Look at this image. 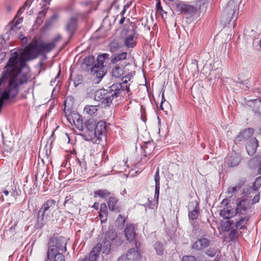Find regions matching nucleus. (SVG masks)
Instances as JSON below:
<instances>
[{"instance_id":"nucleus-1","label":"nucleus","mask_w":261,"mask_h":261,"mask_svg":"<svg viewBox=\"0 0 261 261\" xmlns=\"http://www.w3.org/2000/svg\"><path fill=\"white\" fill-rule=\"evenodd\" d=\"M84 132L85 139L97 143V141H101L106 137L107 125L103 120L96 122L89 120L85 123Z\"/></svg>"},{"instance_id":"nucleus-2","label":"nucleus","mask_w":261,"mask_h":261,"mask_svg":"<svg viewBox=\"0 0 261 261\" xmlns=\"http://www.w3.org/2000/svg\"><path fill=\"white\" fill-rule=\"evenodd\" d=\"M119 85L113 84L109 87V90L100 89L96 91L94 94V99L99 101L101 104L109 106L112 103L113 99L119 95Z\"/></svg>"},{"instance_id":"nucleus-3","label":"nucleus","mask_w":261,"mask_h":261,"mask_svg":"<svg viewBox=\"0 0 261 261\" xmlns=\"http://www.w3.org/2000/svg\"><path fill=\"white\" fill-rule=\"evenodd\" d=\"M108 57L109 55L107 54L99 55L97 58V62L91 69V78L95 84L99 83L105 75L103 63Z\"/></svg>"},{"instance_id":"nucleus-4","label":"nucleus","mask_w":261,"mask_h":261,"mask_svg":"<svg viewBox=\"0 0 261 261\" xmlns=\"http://www.w3.org/2000/svg\"><path fill=\"white\" fill-rule=\"evenodd\" d=\"M56 203V201L54 199L47 200L43 203L38 213L37 221L35 225L37 229H41L44 226L46 212L54 208Z\"/></svg>"},{"instance_id":"nucleus-5","label":"nucleus","mask_w":261,"mask_h":261,"mask_svg":"<svg viewBox=\"0 0 261 261\" xmlns=\"http://www.w3.org/2000/svg\"><path fill=\"white\" fill-rule=\"evenodd\" d=\"M239 10L238 2L234 0H229L226 7L223 10V17L227 22H229L233 18H237Z\"/></svg>"},{"instance_id":"nucleus-6","label":"nucleus","mask_w":261,"mask_h":261,"mask_svg":"<svg viewBox=\"0 0 261 261\" xmlns=\"http://www.w3.org/2000/svg\"><path fill=\"white\" fill-rule=\"evenodd\" d=\"M66 246H50L47 251L48 259H53V261H65L64 255L62 253L66 250Z\"/></svg>"},{"instance_id":"nucleus-7","label":"nucleus","mask_w":261,"mask_h":261,"mask_svg":"<svg viewBox=\"0 0 261 261\" xmlns=\"http://www.w3.org/2000/svg\"><path fill=\"white\" fill-rule=\"evenodd\" d=\"M208 246H192V253L197 256L203 255L205 253L207 255L213 257L215 255L217 251L214 247L207 248Z\"/></svg>"},{"instance_id":"nucleus-8","label":"nucleus","mask_w":261,"mask_h":261,"mask_svg":"<svg viewBox=\"0 0 261 261\" xmlns=\"http://www.w3.org/2000/svg\"><path fill=\"white\" fill-rule=\"evenodd\" d=\"M236 207L235 210L237 215L239 216L240 215H245L246 212L250 207V201L247 199H240L238 198L236 200Z\"/></svg>"},{"instance_id":"nucleus-9","label":"nucleus","mask_w":261,"mask_h":261,"mask_svg":"<svg viewBox=\"0 0 261 261\" xmlns=\"http://www.w3.org/2000/svg\"><path fill=\"white\" fill-rule=\"evenodd\" d=\"M139 261L141 258V253L138 247L133 248L128 250L125 256L119 257L118 261Z\"/></svg>"},{"instance_id":"nucleus-10","label":"nucleus","mask_w":261,"mask_h":261,"mask_svg":"<svg viewBox=\"0 0 261 261\" xmlns=\"http://www.w3.org/2000/svg\"><path fill=\"white\" fill-rule=\"evenodd\" d=\"M189 214L188 216L190 220L196 219L198 215V203L197 200H191L187 206Z\"/></svg>"},{"instance_id":"nucleus-11","label":"nucleus","mask_w":261,"mask_h":261,"mask_svg":"<svg viewBox=\"0 0 261 261\" xmlns=\"http://www.w3.org/2000/svg\"><path fill=\"white\" fill-rule=\"evenodd\" d=\"M125 237L128 243L135 242L136 232L134 225L132 224H126L124 229Z\"/></svg>"},{"instance_id":"nucleus-12","label":"nucleus","mask_w":261,"mask_h":261,"mask_svg":"<svg viewBox=\"0 0 261 261\" xmlns=\"http://www.w3.org/2000/svg\"><path fill=\"white\" fill-rule=\"evenodd\" d=\"M220 215L224 219H228L237 215L235 208L226 203V206L220 211Z\"/></svg>"},{"instance_id":"nucleus-13","label":"nucleus","mask_w":261,"mask_h":261,"mask_svg":"<svg viewBox=\"0 0 261 261\" xmlns=\"http://www.w3.org/2000/svg\"><path fill=\"white\" fill-rule=\"evenodd\" d=\"M254 133V130L251 128L245 129L241 132L236 138L234 141L240 142L243 141H247L252 138Z\"/></svg>"},{"instance_id":"nucleus-14","label":"nucleus","mask_w":261,"mask_h":261,"mask_svg":"<svg viewBox=\"0 0 261 261\" xmlns=\"http://www.w3.org/2000/svg\"><path fill=\"white\" fill-rule=\"evenodd\" d=\"M241 160V155L239 153L232 152L228 156L226 162L229 167H234L240 164Z\"/></svg>"},{"instance_id":"nucleus-15","label":"nucleus","mask_w":261,"mask_h":261,"mask_svg":"<svg viewBox=\"0 0 261 261\" xmlns=\"http://www.w3.org/2000/svg\"><path fill=\"white\" fill-rule=\"evenodd\" d=\"M258 146V141L254 137L250 138L247 142L246 149L247 153L250 155H253L256 152Z\"/></svg>"},{"instance_id":"nucleus-16","label":"nucleus","mask_w":261,"mask_h":261,"mask_svg":"<svg viewBox=\"0 0 261 261\" xmlns=\"http://www.w3.org/2000/svg\"><path fill=\"white\" fill-rule=\"evenodd\" d=\"M117 237V233L113 226H110L105 234V238L102 242V243L106 245H111L110 241L115 240Z\"/></svg>"},{"instance_id":"nucleus-17","label":"nucleus","mask_w":261,"mask_h":261,"mask_svg":"<svg viewBox=\"0 0 261 261\" xmlns=\"http://www.w3.org/2000/svg\"><path fill=\"white\" fill-rule=\"evenodd\" d=\"M69 239L59 235L51 237L49 241L50 245H67Z\"/></svg>"},{"instance_id":"nucleus-18","label":"nucleus","mask_w":261,"mask_h":261,"mask_svg":"<svg viewBox=\"0 0 261 261\" xmlns=\"http://www.w3.org/2000/svg\"><path fill=\"white\" fill-rule=\"evenodd\" d=\"M126 64H117L113 68L112 70V75L115 78L120 77L124 73V68Z\"/></svg>"},{"instance_id":"nucleus-19","label":"nucleus","mask_w":261,"mask_h":261,"mask_svg":"<svg viewBox=\"0 0 261 261\" xmlns=\"http://www.w3.org/2000/svg\"><path fill=\"white\" fill-rule=\"evenodd\" d=\"M257 181H255L251 186H245L242 190V194L245 196H250L252 194H254L258 190V187H256Z\"/></svg>"},{"instance_id":"nucleus-20","label":"nucleus","mask_w":261,"mask_h":261,"mask_svg":"<svg viewBox=\"0 0 261 261\" xmlns=\"http://www.w3.org/2000/svg\"><path fill=\"white\" fill-rule=\"evenodd\" d=\"M239 220L236 223V227L239 229H247L246 224L249 220V216L245 215L243 217L240 215Z\"/></svg>"},{"instance_id":"nucleus-21","label":"nucleus","mask_w":261,"mask_h":261,"mask_svg":"<svg viewBox=\"0 0 261 261\" xmlns=\"http://www.w3.org/2000/svg\"><path fill=\"white\" fill-rule=\"evenodd\" d=\"M127 53L123 52L119 53L113 58H112L111 62L113 64H119L120 65L122 64L121 62L126 59ZM124 63L123 64H124Z\"/></svg>"},{"instance_id":"nucleus-22","label":"nucleus","mask_w":261,"mask_h":261,"mask_svg":"<svg viewBox=\"0 0 261 261\" xmlns=\"http://www.w3.org/2000/svg\"><path fill=\"white\" fill-rule=\"evenodd\" d=\"M135 38L134 34L127 35L124 41L125 46L128 48L134 47L136 44Z\"/></svg>"},{"instance_id":"nucleus-23","label":"nucleus","mask_w":261,"mask_h":261,"mask_svg":"<svg viewBox=\"0 0 261 261\" xmlns=\"http://www.w3.org/2000/svg\"><path fill=\"white\" fill-rule=\"evenodd\" d=\"M155 181V193L154 198L156 199V203H158L160 193V176L159 170L156 172L154 175Z\"/></svg>"},{"instance_id":"nucleus-24","label":"nucleus","mask_w":261,"mask_h":261,"mask_svg":"<svg viewBox=\"0 0 261 261\" xmlns=\"http://www.w3.org/2000/svg\"><path fill=\"white\" fill-rule=\"evenodd\" d=\"M101 246H95L91 251L89 254V260L90 261H96L100 253L101 250Z\"/></svg>"},{"instance_id":"nucleus-25","label":"nucleus","mask_w":261,"mask_h":261,"mask_svg":"<svg viewBox=\"0 0 261 261\" xmlns=\"http://www.w3.org/2000/svg\"><path fill=\"white\" fill-rule=\"evenodd\" d=\"M118 199L114 197H111L108 201L109 208L111 211H118Z\"/></svg>"},{"instance_id":"nucleus-26","label":"nucleus","mask_w":261,"mask_h":261,"mask_svg":"<svg viewBox=\"0 0 261 261\" xmlns=\"http://www.w3.org/2000/svg\"><path fill=\"white\" fill-rule=\"evenodd\" d=\"M15 17L10 23V29L11 31H17L20 29V27H18L17 25L22 23L23 21V17Z\"/></svg>"},{"instance_id":"nucleus-27","label":"nucleus","mask_w":261,"mask_h":261,"mask_svg":"<svg viewBox=\"0 0 261 261\" xmlns=\"http://www.w3.org/2000/svg\"><path fill=\"white\" fill-rule=\"evenodd\" d=\"M207 0H198L196 2L195 7L199 13H202L206 10Z\"/></svg>"},{"instance_id":"nucleus-28","label":"nucleus","mask_w":261,"mask_h":261,"mask_svg":"<svg viewBox=\"0 0 261 261\" xmlns=\"http://www.w3.org/2000/svg\"><path fill=\"white\" fill-rule=\"evenodd\" d=\"M48 8V7H47L44 8L43 10L39 12L36 20V23L38 25H40L42 23Z\"/></svg>"},{"instance_id":"nucleus-29","label":"nucleus","mask_w":261,"mask_h":261,"mask_svg":"<svg viewBox=\"0 0 261 261\" xmlns=\"http://www.w3.org/2000/svg\"><path fill=\"white\" fill-rule=\"evenodd\" d=\"M101 222H105L107 219V210L106 204L102 203L100 205V210L99 215Z\"/></svg>"},{"instance_id":"nucleus-30","label":"nucleus","mask_w":261,"mask_h":261,"mask_svg":"<svg viewBox=\"0 0 261 261\" xmlns=\"http://www.w3.org/2000/svg\"><path fill=\"white\" fill-rule=\"evenodd\" d=\"M97 106L87 105L85 106L84 111L90 116H93L97 113Z\"/></svg>"},{"instance_id":"nucleus-31","label":"nucleus","mask_w":261,"mask_h":261,"mask_svg":"<svg viewBox=\"0 0 261 261\" xmlns=\"http://www.w3.org/2000/svg\"><path fill=\"white\" fill-rule=\"evenodd\" d=\"M132 76L130 74H127L125 75V76L123 77L122 78V82H123V85H119V89L120 88H125L127 92H129L130 91L129 86L126 85L128 81H130L131 80Z\"/></svg>"},{"instance_id":"nucleus-32","label":"nucleus","mask_w":261,"mask_h":261,"mask_svg":"<svg viewBox=\"0 0 261 261\" xmlns=\"http://www.w3.org/2000/svg\"><path fill=\"white\" fill-rule=\"evenodd\" d=\"M197 10L195 7L188 5L185 14L190 16L199 14Z\"/></svg>"},{"instance_id":"nucleus-33","label":"nucleus","mask_w":261,"mask_h":261,"mask_svg":"<svg viewBox=\"0 0 261 261\" xmlns=\"http://www.w3.org/2000/svg\"><path fill=\"white\" fill-rule=\"evenodd\" d=\"M187 5L182 2L176 1L175 3V6L180 13H185Z\"/></svg>"},{"instance_id":"nucleus-34","label":"nucleus","mask_w":261,"mask_h":261,"mask_svg":"<svg viewBox=\"0 0 261 261\" xmlns=\"http://www.w3.org/2000/svg\"><path fill=\"white\" fill-rule=\"evenodd\" d=\"M244 181H240L235 186L228 187L227 189V193L228 194H232L236 192L241 189V187L244 185Z\"/></svg>"},{"instance_id":"nucleus-35","label":"nucleus","mask_w":261,"mask_h":261,"mask_svg":"<svg viewBox=\"0 0 261 261\" xmlns=\"http://www.w3.org/2000/svg\"><path fill=\"white\" fill-rule=\"evenodd\" d=\"M76 20L75 18L71 17L67 23L66 30L69 32H72L75 27Z\"/></svg>"},{"instance_id":"nucleus-36","label":"nucleus","mask_w":261,"mask_h":261,"mask_svg":"<svg viewBox=\"0 0 261 261\" xmlns=\"http://www.w3.org/2000/svg\"><path fill=\"white\" fill-rule=\"evenodd\" d=\"M95 195H98L100 197L105 198L110 195V193L107 190H99L94 192Z\"/></svg>"},{"instance_id":"nucleus-37","label":"nucleus","mask_w":261,"mask_h":261,"mask_svg":"<svg viewBox=\"0 0 261 261\" xmlns=\"http://www.w3.org/2000/svg\"><path fill=\"white\" fill-rule=\"evenodd\" d=\"M169 107L168 102L166 101L164 93L162 95V101L160 105V109L165 112H167V109Z\"/></svg>"},{"instance_id":"nucleus-38","label":"nucleus","mask_w":261,"mask_h":261,"mask_svg":"<svg viewBox=\"0 0 261 261\" xmlns=\"http://www.w3.org/2000/svg\"><path fill=\"white\" fill-rule=\"evenodd\" d=\"M125 219L124 217L122 216L121 215H119L116 222L118 225V226L120 228H122L125 223Z\"/></svg>"},{"instance_id":"nucleus-39","label":"nucleus","mask_w":261,"mask_h":261,"mask_svg":"<svg viewBox=\"0 0 261 261\" xmlns=\"http://www.w3.org/2000/svg\"><path fill=\"white\" fill-rule=\"evenodd\" d=\"M120 48L119 44L116 42H112L110 44V49L111 52L114 53L118 50Z\"/></svg>"},{"instance_id":"nucleus-40","label":"nucleus","mask_w":261,"mask_h":261,"mask_svg":"<svg viewBox=\"0 0 261 261\" xmlns=\"http://www.w3.org/2000/svg\"><path fill=\"white\" fill-rule=\"evenodd\" d=\"M210 243V240H208L207 238H203L195 242L194 245H207Z\"/></svg>"},{"instance_id":"nucleus-41","label":"nucleus","mask_w":261,"mask_h":261,"mask_svg":"<svg viewBox=\"0 0 261 261\" xmlns=\"http://www.w3.org/2000/svg\"><path fill=\"white\" fill-rule=\"evenodd\" d=\"M238 232L236 230H232L229 233V239L233 242H236V240L237 238Z\"/></svg>"},{"instance_id":"nucleus-42","label":"nucleus","mask_w":261,"mask_h":261,"mask_svg":"<svg viewBox=\"0 0 261 261\" xmlns=\"http://www.w3.org/2000/svg\"><path fill=\"white\" fill-rule=\"evenodd\" d=\"M181 261H197V259L193 255H185L182 257Z\"/></svg>"},{"instance_id":"nucleus-43","label":"nucleus","mask_w":261,"mask_h":261,"mask_svg":"<svg viewBox=\"0 0 261 261\" xmlns=\"http://www.w3.org/2000/svg\"><path fill=\"white\" fill-rule=\"evenodd\" d=\"M155 249L159 255L163 254L164 251L163 246H155Z\"/></svg>"},{"instance_id":"nucleus-44","label":"nucleus","mask_w":261,"mask_h":261,"mask_svg":"<svg viewBox=\"0 0 261 261\" xmlns=\"http://www.w3.org/2000/svg\"><path fill=\"white\" fill-rule=\"evenodd\" d=\"M259 198H260L259 194H256L254 196V197L252 199V203H256L258 202L259 201Z\"/></svg>"},{"instance_id":"nucleus-45","label":"nucleus","mask_w":261,"mask_h":261,"mask_svg":"<svg viewBox=\"0 0 261 261\" xmlns=\"http://www.w3.org/2000/svg\"><path fill=\"white\" fill-rule=\"evenodd\" d=\"M26 7H24V5H23L18 11L17 15L15 17H18L23 12L24 10L26 8Z\"/></svg>"},{"instance_id":"nucleus-46","label":"nucleus","mask_w":261,"mask_h":261,"mask_svg":"<svg viewBox=\"0 0 261 261\" xmlns=\"http://www.w3.org/2000/svg\"><path fill=\"white\" fill-rule=\"evenodd\" d=\"M94 60V58L93 56L91 57H88L85 59V62L86 63L87 65H89V63H88L87 62H91L92 63Z\"/></svg>"},{"instance_id":"nucleus-47","label":"nucleus","mask_w":261,"mask_h":261,"mask_svg":"<svg viewBox=\"0 0 261 261\" xmlns=\"http://www.w3.org/2000/svg\"><path fill=\"white\" fill-rule=\"evenodd\" d=\"M34 1V0H27V1L25 2V3L23 5L24 7H26L27 8L29 7Z\"/></svg>"},{"instance_id":"nucleus-48","label":"nucleus","mask_w":261,"mask_h":261,"mask_svg":"<svg viewBox=\"0 0 261 261\" xmlns=\"http://www.w3.org/2000/svg\"><path fill=\"white\" fill-rule=\"evenodd\" d=\"M80 166L84 169V170L86 171L87 169L86 164L85 162H80Z\"/></svg>"},{"instance_id":"nucleus-49","label":"nucleus","mask_w":261,"mask_h":261,"mask_svg":"<svg viewBox=\"0 0 261 261\" xmlns=\"http://www.w3.org/2000/svg\"><path fill=\"white\" fill-rule=\"evenodd\" d=\"M20 39H21L22 43L23 44H25L27 42V38L25 37H23L22 38H21L20 37Z\"/></svg>"},{"instance_id":"nucleus-50","label":"nucleus","mask_w":261,"mask_h":261,"mask_svg":"<svg viewBox=\"0 0 261 261\" xmlns=\"http://www.w3.org/2000/svg\"><path fill=\"white\" fill-rule=\"evenodd\" d=\"M128 6L125 5L124 7V8H123V10L122 11V12H121L120 14L122 16H123V15L124 14V13H125V11H126V8H127Z\"/></svg>"},{"instance_id":"nucleus-51","label":"nucleus","mask_w":261,"mask_h":261,"mask_svg":"<svg viewBox=\"0 0 261 261\" xmlns=\"http://www.w3.org/2000/svg\"><path fill=\"white\" fill-rule=\"evenodd\" d=\"M51 25V22H47L45 23L44 27L45 29H47Z\"/></svg>"},{"instance_id":"nucleus-52","label":"nucleus","mask_w":261,"mask_h":261,"mask_svg":"<svg viewBox=\"0 0 261 261\" xmlns=\"http://www.w3.org/2000/svg\"><path fill=\"white\" fill-rule=\"evenodd\" d=\"M124 20H125V17H123V16H122L121 19L120 20V21H119V23H120V24H123V23L124 22Z\"/></svg>"},{"instance_id":"nucleus-53","label":"nucleus","mask_w":261,"mask_h":261,"mask_svg":"<svg viewBox=\"0 0 261 261\" xmlns=\"http://www.w3.org/2000/svg\"><path fill=\"white\" fill-rule=\"evenodd\" d=\"M3 193H4V194L6 196H8L9 195V191H7V190H6L3 191Z\"/></svg>"},{"instance_id":"nucleus-54","label":"nucleus","mask_w":261,"mask_h":261,"mask_svg":"<svg viewBox=\"0 0 261 261\" xmlns=\"http://www.w3.org/2000/svg\"><path fill=\"white\" fill-rule=\"evenodd\" d=\"M68 197H66V199L65 200V201H64V205H65L67 203H68V202L69 201V199H68Z\"/></svg>"},{"instance_id":"nucleus-55","label":"nucleus","mask_w":261,"mask_h":261,"mask_svg":"<svg viewBox=\"0 0 261 261\" xmlns=\"http://www.w3.org/2000/svg\"><path fill=\"white\" fill-rule=\"evenodd\" d=\"M79 156L80 157V158H84L85 157V155L83 154V153H82V152H79Z\"/></svg>"},{"instance_id":"nucleus-56","label":"nucleus","mask_w":261,"mask_h":261,"mask_svg":"<svg viewBox=\"0 0 261 261\" xmlns=\"http://www.w3.org/2000/svg\"><path fill=\"white\" fill-rule=\"evenodd\" d=\"M258 172L259 174H261V162L259 164Z\"/></svg>"},{"instance_id":"nucleus-57","label":"nucleus","mask_w":261,"mask_h":261,"mask_svg":"<svg viewBox=\"0 0 261 261\" xmlns=\"http://www.w3.org/2000/svg\"><path fill=\"white\" fill-rule=\"evenodd\" d=\"M93 207H95V208H97V206H96V203H95V204H94Z\"/></svg>"},{"instance_id":"nucleus-58","label":"nucleus","mask_w":261,"mask_h":261,"mask_svg":"<svg viewBox=\"0 0 261 261\" xmlns=\"http://www.w3.org/2000/svg\"><path fill=\"white\" fill-rule=\"evenodd\" d=\"M82 261H89L87 259H83Z\"/></svg>"},{"instance_id":"nucleus-59","label":"nucleus","mask_w":261,"mask_h":261,"mask_svg":"<svg viewBox=\"0 0 261 261\" xmlns=\"http://www.w3.org/2000/svg\"><path fill=\"white\" fill-rule=\"evenodd\" d=\"M194 64H196V61L194 60Z\"/></svg>"},{"instance_id":"nucleus-60","label":"nucleus","mask_w":261,"mask_h":261,"mask_svg":"<svg viewBox=\"0 0 261 261\" xmlns=\"http://www.w3.org/2000/svg\"><path fill=\"white\" fill-rule=\"evenodd\" d=\"M53 19H54V17H52L51 18V20H52Z\"/></svg>"},{"instance_id":"nucleus-61","label":"nucleus","mask_w":261,"mask_h":261,"mask_svg":"<svg viewBox=\"0 0 261 261\" xmlns=\"http://www.w3.org/2000/svg\"><path fill=\"white\" fill-rule=\"evenodd\" d=\"M260 46L261 47V40H260Z\"/></svg>"},{"instance_id":"nucleus-62","label":"nucleus","mask_w":261,"mask_h":261,"mask_svg":"<svg viewBox=\"0 0 261 261\" xmlns=\"http://www.w3.org/2000/svg\"><path fill=\"white\" fill-rule=\"evenodd\" d=\"M12 195H13V196H14V193H13Z\"/></svg>"}]
</instances>
